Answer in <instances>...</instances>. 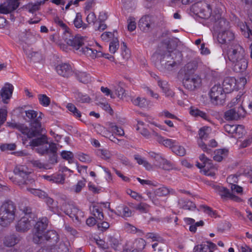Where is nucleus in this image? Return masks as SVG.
<instances>
[{"mask_svg":"<svg viewBox=\"0 0 252 252\" xmlns=\"http://www.w3.org/2000/svg\"><path fill=\"white\" fill-rule=\"evenodd\" d=\"M48 220L46 218H43L37 222L34 227L33 241L35 243H40L45 240H51L56 244L53 247L41 249L37 252H67L68 242L59 240L57 233L54 230L45 232Z\"/></svg>","mask_w":252,"mask_h":252,"instance_id":"obj_1","label":"nucleus"},{"mask_svg":"<svg viewBox=\"0 0 252 252\" xmlns=\"http://www.w3.org/2000/svg\"><path fill=\"white\" fill-rule=\"evenodd\" d=\"M66 43L77 51L78 54L85 55L93 59L104 57L111 61L114 60L113 56L103 53L101 46L88 37L77 35L67 40Z\"/></svg>","mask_w":252,"mask_h":252,"instance_id":"obj_2","label":"nucleus"},{"mask_svg":"<svg viewBox=\"0 0 252 252\" xmlns=\"http://www.w3.org/2000/svg\"><path fill=\"white\" fill-rule=\"evenodd\" d=\"M25 114L28 118L34 121L36 129L35 130H31L23 125H17L16 124L7 123L9 127H15L22 132L23 135L21 137L24 144H26L27 139H25L26 137L27 138H31L36 136L39 133V129L41 127L40 121L44 117V114L41 112L34 110H26Z\"/></svg>","mask_w":252,"mask_h":252,"instance_id":"obj_3","label":"nucleus"},{"mask_svg":"<svg viewBox=\"0 0 252 252\" xmlns=\"http://www.w3.org/2000/svg\"><path fill=\"white\" fill-rule=\"evenodd\" d=\"M234 71L242 72L246 69L248 61L245 58L244 49L238 44H233L225 51Z\"/></svg>","mask_w":252,"mask_h":252,"instance_id":"obj_4","label":"nucleus"},{"mask_svg":"<svg viewBox=\"0 0 252 252\" xmlns=\"http://www.w3.org/2000/svg\"><path fill=\"white\" fill-rule=\"evenodd\" d=\"M30 145L40 154L48 152L55 153L57 151L56 144L48 142L45 136L32 140L30 142Z\"/></svg>","mask_w":252,"mask_h":252,"instance_id":"obj_5","label":"nucleus"},{"mask_svg":"<svg viewBox=\"0 0 252 252\" xmlns=\"http://www.w3.org/2000/svg\"><path fill=\"white\" fill-rule=\"evenodd\" d=\"M226 94L221 84H215L209 93L212 103L215 105L222 104L225 99Z\"/></svg>","mask_w":252,"mask_h":252,"instance_id":"obj_6","label":"nucleus"},{"mask_svg":"<svg viewBox=\"0 0 252 252\" xmlns=\"http://www.w3.org/2000/svg\"><path fill=\"white\" fill-rule=\"evenodd\" d=\"M199 159L202 163L197 162L196 165L201 169V172L206 176L214 177L217 172V167L204 154L199 156Z\"/></svg>","mask_w":252,"mask_h":252,"instance_id":"obj_7","label":"nucleus"},{"mask_svg":"<svg viewBox=\"0 0 252 252\" xmlns=\"http://www.w3.org/2000/svg\"><path fill=\"white\" fill-rule=\"evenodd\" d=\"M58 203L60 204L61 213L63 212L73 219L75 218L77 220H79L83 217L81 211L76 207L67 203L65 201H59Z\"/></svg>","mask_w":252,"mask_h":252,"instance_id":"obj_8","label":"nucleus"},{"mask_svg":"<svg viewBox=\"0 0 252 252\" xmlns=\"http://www.w3.org/2000/svg\"><path fill=\"white\" fill-rule=\"evenodd\" d=\"M211 132V127L207 126H202L198 131V138L197 140V145L204 152L206 153H210L211 150L208 147L204 141L208 139Z\"/></svg>","mask_w":252,"mask_h":252,"instance_id":"obj_9","label":"nucleus"},{"mask_svg":"<svg viewBox=\"0 0 252 252\" xmlns=\"http://www.w3.org/2000/svg\"><path fill=\"white\" fill-rule=\"evenodd\" d=\"M183 83L187 89L193 90L200 84L201 79L196 74H186L183 79Z\"/></svg>","mask_w":252,"mask_h":252,"instance_id":"obj_10","label":"nucleus"},{"mask_svg":"<svg viewBox=\"0 0 252 252\" xmlns=\"http://www.w3.org/2000/svg\"><path fill=\"white\" fill-rule=\"evenodd\" d=\"M33 214L30 213V210L27 209L26 212L24 211V216L18 221L16 228L18 231H25L29 229L32 224H33V220L29 219L33 218Z\"/></svg>","mask_w":252,"mask_h":252,"instance_id":"obj_11","label":"nucleus"},{"mask_svg":"<svg viewBox=\"0 0 252 252\" xmlns=\"http://www.w3.org/2000/svg\"><path fill=\"white\" fill-rule=\"evenodd\" d=\"M213 35L220 44H224L234 38V33L229 30L214 31Z\"/></svg>","mask_w":252,"mask_h":252,"instance_id":"obj_12","label":"nucleus"},{"mask_svg":"<svg viewBox=\"0 0 252 252\" xmlns=\"http://www.w3.org/2000/svg\"><path fill=\"white\" fill-rule=\"evenodd\" d=\"M14 208L12 204H4L0 209V219L8 222L14 219Z\"/></svg>","mask_w":252,"mask_h":252,"instance_id":"obj_13","label":"nucleus"},{"mask_svg":"<svg viewBox=\"0 0 252 252\" xmlns=\"http://www.w3.org/2000/svg\"><path fill=\"white\" fill-rule=\"evenodd\" d=\"M192 8L202 18L207 19L211 17V10L210 6L206 3H196L193 6Z\"/></svg>","mask_w":252,"mask_h":252,"instance_id":"obj_14","label":"nucleus"},{"mask_svg":"<svg viewBox=\"0 0 252 252\" xmlns=\"http://www.w3.org/2000/svg\"><path fill=\"white\" fill-rule=\"evenodd\" d=\"M245 115V110L242 106L240 105L226 111L224 114V118L227 120H237Z\"/></svg>","mask_w":252,"mask_h":252,"instance_id":"obj_15","label":"nucleus"},{"mask_svg":"<svg viewBox=\"0 0 252 252\" xmlns=\"http://www.w3.org/2000/svg\"><path fill=\"white\" fill-rule=\"evenodd\" d=\"M146 237L151 242H156L152 245L154 251L158 250V252H161L165 248V245L162 242V239L158 235L149 233L146 234Z\"/></svg>","mask_w":252,"mask_h":252,"instance_id":"obj_16","label":"nucleus"},{"mask_svg":"<svg viewBox=\"0 0 252 252\" xmlns=\"http://www.w3.org/2000/svg\"><path fill=\"white\" fill-rule=\"evenodd\" d=\"M13 89L11 84L6 83L0 91V98L4 103H8V100L12 96Z\"/></svg>","mask_w":252,"mask_h":252,"instance_id":"obj_17","label":"nucleus"},{"mask_svg":"<svg viewBox=\"0 0 252 252\" xmlns=\"http://www.w3.org/2000/svg\"><path fill=\"white\" fill-rule=\"evenodd\" d=\"M19 6L18 0H7L0 5V13L6 14L16 9Z\"/></svg>","mask_w":252,"mask_h":252,"instance_id":"obj_18","label":"nucleus"},{"mask_svg":"<svg viewBox=\"0 0 252 252\" xmlns=\"http://www.w3.org/2000/svg\"><path fill=\"white\" fill-rule=\"evenodd\" d=\"M214 189L217 193H218L221 196L222 198H230L231 199L236 201H238L240 200L239 197L229 192V191L226 188L222 186L215 185Z\"/></svg>","mask_w":252,"mask_h":252,"instance_id":"obj_19","label":"nucleus"},{"mask_svg":"<svg viewBox=\"0 0 252 252\" xmlns=\"http://www.w3.org/2000/svg\"><path fill=\"white\" fill-rule=\"evenodd\" d=\"M226 93H229L236 90V79L233 77H226L221 84Z\"/></svg>","mask_w":252,"mask_h":252,"instance_id":"obj_20","label":"nucleus"},{"mask_svg":"<svg viewBox=\"0 0 252 252\" xmlns=\"http://www.w3.org/2000/svg\"><path fill=\"white\" fill-rule=\"evenodd\" d=\"M215 27L214 31H219L228 29L229 23L225 19L220 17V14H217L214 17Z\"/></svg>","mask_w":252,"mask_h":252,"instance_id":"obj_21","label":"nucleus"},{"mask_svg":"<svg viewBox=\"0 0 252 252\" xmlns=\"http://www.w3.org/2000/svg\"><path fill=\"white\" fill-rule=\"evenodd\" d=\"M56 71L60 75L68 77L72 73L70 65L67 63H61L56 66Z\"/></svg>","mask_w":252,"mask_h":252,"instance_id":"obj_22","label":"nucleus"},{"mask_svg":"<svg viewBox=\"0 0 252 252\" xmlns=\"http://www.w3.org/2000/svg\"><path fill=\"white\" fill-rule=\"evenodd\" d=\"M96 243L98 246L103 250H107L109 248L110 246L115 250H117V247H118L119 244L117 241L115 239H111L109 241V243H106L103 240L97 239Z\"/></svg>","mask_w":252,"mask_h":252,"instance_id":"obj_23","label":"nucleus"},{"mask_svg":"<svg viewBox=\"0 0 252 252\" xmlns=\"http://www.w3.org/2000/svg\"><path fill=\"white\" fill-rule=\"evenodd\" d=\"M151 18L149 16H145L141 18L139 23V27L143 31H148L151 25Z\"/></svg>","mask_w":252,"mask_h":252,"instance_id":"obj_24","label":"nucleus"},{"mask_svg":"<svg viewBox=\"0 0 252 252\" xmlns=\"http://www.w3.org/2000/svg\"><path fill=\"white\" fill-rule=\"evenodd\" d=\"M156 139L160 144H162L166 147L172 148L175 146V141L170 139H166L161 135L156 134Z\"/></svg>","mask_w":252,"mask_h":252,"instance_id":"obj_25","label":"nucleus"},{"mask_svg":"<svg viewBox=\"0 0 252 252\" xmlns=\"http://www.w3.org/2000/svg\"><path fill=\"white\" fill-rule=\"evenodd\" d=\"M59 201H64L63 199H59L56 202H55L52 198H47L46 199L47 204L50 206L53 212L57 214L61 215V211L60 210L61 207L60 204H58V202Z\"/></svg>","mask_w":252,"mask_h":252,"instance_id":"obj_26","label":"nucleus"},{"mask_svg":"<svg viewBox=\"0 0 252 252\" xmlns=\"http://www.w3.org/2000/svg\"><path fill=\"white\" fill-rule=\"evenodd\" d=\"M158 85L162 90V92L166 97H172L174 95V93L170 89L169 86L166 81H158Z\"/></svg>","mask_w":252,"mask_h":252,"instance_id":"obj_27","label":"nucleus"},{"mask_svg":"<svg viewBox=\"0 0 252 252\" xmlns=\"http://www.w3.org/2000/svg\"><path fill=\"white\" fill-rule=\"evenodd\" d=\"M215 244L211 242H207V244H201L196 246L193 249L194 252H207L210 248H213Z\"/></svg>","mask_w":252,"mask_h":252,"instance_id":"obj_28","label":"nucleus"},{"mask_svg":"<svg viewBox=\"0 0 252 252\" xmlns=\"http://www.w3.org/2000/svg\"><path fill=\"white\" fill-rule=\"evenodd\" d=\"M113 92L116 97L122 99L125 96V90L123 88V84L122 83H119L117 84L113 88Z\"/></svg>","mask_w":252,"mask_h":252,"instance_id":"obj_29","label":"nucleus"},{"mask_svg":"<svg viewBox=\"0 0 252 252\" xmlns=\"http://www.w3.org/2000/svg\"><path fill=\"white\" fill-rule=\"evenodd\" d=\"M15 174L20 177L25 178L28 174L31 173L27 166L25 165H20L17 166L14 170Z\"/></svg>","mask_w":252,"mask_h":252,"instance_id":"obj_30","label":"nucleus"},{"mask_svg":"<svg viewBox=\"0 0 252 252\" xmlns=\"http://www.w3.org/2000/svg\"><path fill=\"white\" fill-rule=\"evenodd\" d=\"M134 159L139 164L142 165L147 170H151L153 169V165L151 164L146 160L144 158H143L139 155H135Z\"/></svg>","mask_w":252,"mask_h":252,"instance_id":"obj_31","label":"nucleus"},{"mask_svg":"<svg viewBox=\"0 0 252 252\" xmlns=\"http://www.w3.org/2000/svg\"><path fill=\"white\" fill-rule=\"evenodd\" d=\"M228 150L225 149H218L215 151L214 159L217 161H220L227 155Z\"/></svg>","mask_w":252,"mask_h":252,"instance_id":"obj_32","label":"nucleus"},{"mask_svg":"<svg viewBox=\"0 0 252 252\" xmlns=\"http://www.w3.org/2000/svg\"><path fill=\"white\" fill-rule=\"evenodd\" d=\"M132 103L140 107H146L148 105V101L146 99L143 97H137L133 98L131 100Z\"/></svg>","mask_w":252,"mask_h":252,"instance_id":"obj_33","label":"nucleus"},{"mask_svg":"<svg viewBox=\"0 0 252 252\" xmlns=\"http://www.w3.org/2000/svg\"><path fill=\"white\" fill-rule=\"evenodd\" d=\"M189 113L191 115L194 117H200L204 120L208 121V117L207 115L205 112L201 111L197 108H191L190 110Z\"/></svg>","mask_w":252,"mask_h":252,"instance_id":"obj_34","label":"nucleus"},{"mask_svg":"<svg viewBox=\"0 0 252 252\" xmlns=\"http://www.w3.org/2000/svg\"><path fill=\"white\" fill-rule=\"evenodd\" d=\"M179 204L180 207L186 210H192L195 208V204L187 200H180Z\"/></svg>","mask_w":252,"mask_h":252,"instance_id":"obj_35","label":"nucleus"},{"mask_svg":"<svg viewBox=\"0 0 252 252\" xmlns=\"http://www.w3.org/2000/svg\"><path fill=\"white\" fill-rule=\"evenodd\" d=\"M137 124L136 126V130L145 137H148L149 133L145 127L144 123L142 121L138 120H137Z\"/></svg>","mask_w":252,"mask_h":252,"instance_id":"obj_36","label":"nucleus"},{"mask_svg":"<svg viewBox=\"0 0 252 252\" xmlns=\"http://www.w3.org/2000/svg\"><path fill=\"white\" fill-rule=\"evenodd\" d=\"M96 152L98 156L106 160L110 159L112 156V153L106 149H98Z\"/></svg>","mask_w":252,"mask_h":252,"instance_id":"obj_37","label":"nucleus"},{"mask_svg":"<svg viewBox=\"0 0 252 252\" xmlns=\"http://www.w3.org/2000/svg\"><path fill=\"white\" fill-rule=\"evenodd\" d=\"M39 103L43 107H48L51 102L50 98L44 94H39L37 96Z\"/></svg>","mask_w":252,"mask_h":252,"instance_id":"obj_38","label":"nucleus"},{"mask_svg":"<svg viewBox=\"0 0 252 252\" xmlns=\"http://www.w3.org/2000/svg\"><path fill=\"white\" fill-rule=\"evenodd\" d=\"M92 215L98 220L103 219V215L101 209L97 205L94 206L91 209Z\"/></svg>","mask_w":252,"mask_h":252,"instance_id":"obj_39","label":"nucleus"},{"mask_svg":"<svg viewBox=\"0 0 252 252\" xmlns=\"http://www.w3.org/2000/svg\"><path fill=\"white\" fill-rule=\"evenodd\" d=\"M118 215L123 217H128L131 216V212L129 208L124 206H119L117 208Z\"/></svg>","mask_w":252,"mask_h":252,"instance_id":"obj_40","label":"nucleus"},{"mask_svg":"<svg viewBox=\"0 0 252 252\" xmlns=\"http://www.w3.org/2000/svg\"><path fill=\"white\" fill-rule=\"evenodd\" d=\"M146 246V242L143 239L136 240L133 243V248L138 251H142Z\"/></svg>","mask_w":252,"mask_h":252,"instance_id":"obj_41","label":"nucleus"},{"mask_svg":"<svg viewBox=\"0 0 252 252\" xmlns=\"http://www.w3.org/2000/svg\"><path fill=\"white\" fill-rule=\"evenodd\" d=\"M119 48V42L117 38L116 37L112 39L110 41L109 44V51L111 53L114 54L116 52Z\"/></svg>","mask_w":252,"mask_h":252,"instance_id":"obj_42","label":"nucleus"},{"mask_svg":"<svg viewBox=\"0 0 252 252\" xmlns=\"http://www.w3.org/2000/svg\"><path fill=\"white\" fill-rule=\"evenodd\" d=\"M155 165L158 166L165 170H170L172 168L171 163L163 158H162L158 164L155 163Z\"/></svg>","mask_w":252,"mask_h":252,"instance_id":"obj_43","label":"nucleus"},{"mask_svg":"<svg viewBox=\"0 0 252 252\" xmlns=\"http://www.w3.org/2000/svg\"><path fill=\"white\" fill-rule=\"evenodd\" d=\"M68 110L72 113V114L77 118H79L81 116L80 112L76 108V107L71 103H68L66 105Z\"/></svg>","mask_w":252,"mask_h":252,"instance_id":"obj_44","label":"nucleus"},{"mask_svg":"<svg viewBox=\"0 0 252 252\" xmlns=\"http://www.w3.org/2000/svg\"><path fill=\"white\" fill-rule=\"evenodd\" d=\"M62 157L67 160L69 163H72L74 161L73 154L70 151H63L61 154Z\"/></svg>","mask_w":252,"mask_h":252,"instance_id":"obj_45","label":"nucleus"},{"mask_svg":"<svg viewBox=\"0 0 252 252\" xmlns=\"http://www.w3.org/2000/svg\"><path fill=\"white\" fill-rule=\"evenodd\" d=\"M78 80L84 83H87L91 80L90 75L84 72H80L77 75Z\"/></svg>","mask_w":252,"mask_h":252,"instance_id":"obj_46","label":"nucleus"},{"mask_svg":"<svg viewBox=\"0 0 252 252\" xmlns=\"http://www.w3.org/2000/svg\"><path fill=\"white\" fill-rule=\"evenodd\" d=\"M172 151L175 154L180 156H184L186 153L185 148L181 145H175L173 147Z\"/></svg>","mask_w":252,"mask_h":252,"instance_id":"obj_47","label":"nucleus"},{"mask_svg":"<svg viewBox=\"0 0 252 252\" xmlns=\"http://www.w3.org/2000/svg\"><path fill=\"white\" fill-rule=\"evenodd\" d=\"M236 127L237 129L235 130L233 137L236 138H240L245 134V130L244 126L242 125H237Z\"/></svg>","mask_w":252,"mask_h":252,"instance_id":"obj_48","label":"nucleus"},{"mask_svg":"<svg viewBox=\"0 0 252 252\" xmlns=\"http://www.w3.org/2000/svg\"><path fill=\"white\" fill-rule=\"evenodd\" d=\"M239 26L241 32L242 34L244 35V36H245L246 37H249L252 32L250 30L247 25L245 23H242L240 24Z\"/></svg>","mask_w":252,"mask_h":252,"instance_id":"obj_49","label":"nucleus"},{"mask_svg":"<svg viewBox=\"0 0 252 252\" xmlns=\"http://www.w3.org/2000/svg\"><path fill=\"white\" fill-rule=\"evenodd\" d=\"M121 55L124 59L127 60L130 56V51L127 48L126 44L123 42L121 46Z\"/></svg>","mask_w":252,"mask_h":252,"instance_id":"obj_50","label":"nucleus"},{"mask_svg":"<svg viewBox=\"0 0 252 252\" xmlns=\"http://www.w3.org/2000/svg\"><path fill=\"white\" fill-rule=\"evenodd\" d=\"M7 116L6 107L0 109V126L5 122Z\"/></svg>","mask_w":252,"mask_h":252,"instance_id":"obj_51","label":"nucleus"},{"mask_svg":"<svg viewBox=\"0 0 252 252\" xmlns=\"http://www.w3.org/2000/svg\"><path fill=\"white\" fill-rule=\"evenodd\" d=\"M115 33H116L115 32H104L101 34V38L104 41L112 40V39L117 37L116 36Z\"/></svg>","mask_w":252,"mask_h":252,"instance_id":"obj_52","label":"nucleus"},{"mask_svg":"<svg viewBox=\"0 0 252 252\" xmlns=\"http://www.w3.org/2000/svg\"><path fill=\"white\" fill-rule=\"evenodd\" d=\"M74 24L75 26L77 28L83 27L85 28V26L83 25V22L82 20V16L80 13H77L76 14V17L74 20Z\"/></svg>","mask_w":252,"mask_h":252,"instance_id":"obj_53","label":"nucleus"},{"mask_svg":"<svg viewBox=\"0 0 252 252\" xmlns=\"http://www.w3.org/2000/svg\"><path fill=\"white\" fill-rule=\"evenodd\" d=\"M136 23L134 18L130 17L127 20V29L129 31L132 32L135 30Z\"/></svg>","mask_w":252,"mask_h":252,"instance_id":"obj_54","label":"nucleus"},{"mask_svg":"<svg viewBox=\"0 0 252 252\" xmlns=\"http://www.w3.org/2000/svg\"><path fill=\"white\" fill-rule=\"evenodd\" d=\"M76 98L78 101L81 102H89L91 100L90 98L86 94H83L82 93H78L76 94Z\"/></svg>","mask_w":252,"mask_h":252,"instance_id":"obj_55","label":"nucleus"},{"mask_svg":"<svg viewBox=\"0 0 252 252\" xmlns=\"http://www.w3.org/2000/svg\"><path fill=\"white\" fill-rule=\"evenodd\" d=\"M55 22L61 28H62L63 32H66L67 34H69L68 31V29L67 28L66 25L63 23V22L59 18H55Z\"/></svg>","mask_w":252,"mask_h":252,"instance_id":"obj_56","label":"nucleus"},{"mask_svg":"<svg viewBox=\"0 0 252 252\" xmlns=\"http://www.w3.org/2000/svg\"><path fill=\"white\" fill-rule=\"evenodd\" d=\"M158 116L163 118H170L172 119L178 120V118L174 114L171 113L167 110H163L159 113Z\"/></svg>","mask_w":252,"mask_h":252,"instance_id":"obj_57","label":"nucleus"},{"mask_svg":"<svg viewBox=\"0 0 252 252\" xmlns=\"http://www.w3.org/2000/svg\"><path fill=\"white\" fill-rule=\"evenodd\" d=\"M236 126L237 125L229 124L225 125L224 126V130L228 134H232V136L233 137L235 130L237 129Z\"/></svg>","mask_w":252,"mask_h":252,"instance_id":"obj_58","label":"nucleus"},{"mask_svg":"<svg viewBox=\"0 0 252 252\" xmlns=\"http://www.w3.org/2000/svg\"><path fill=\"white\" fill-rule=\"evenodd\" d=\"M169 192V189L164 187H160L155 191L156 194L159 196L166 195Z\"/></svg>","mask_w":252,"mask_h":252,"instance_id":"obj_59","label":"nucleus"},{"mask_svg":"<svg viewBox=\"0 0 252 252\" xmlns=\"http://www.w3.org/2000/svg\"><path fill=\"white\" fill-rule=\"evenodd\" d=\"M247 79L244 77H241L238 79L236 80V90L240 89L245 86L247 83Z\"/></svg>","mask_w":252,"mask_h":252,"instance_id":"obj_60","label":"nucleus"},{"mask_svg":"<svg viewBox=\"0 0 252 252\" xmlns=\"http://www.w3.org/2000/svg\"><path fill=\"white\" fill-rule=\"evenodd\" d=\"M86 181L81 180L78 182L77 184L73 187V190L75 192H80L82 189L85 186Z\"/></svg>","mask_w":252,"mask_h":252,"instance_id":"obj_61","label":"nucleus"},{"mask_svg":"<svg viewBox=\"0 0 252 252\" xmlns=\"http://www.w3.org/2000/svg\"><path fill=\"white\" fill-rule=\"evenodd\" d=\"M111 131L115 134L119 136H123L124 134V130L116 126H112L110 127Z\"/></svg>","mask_w":252,"mask_h":252,"instance_id":"obj_62","label":"nucleus"},{"mask_svg":"<svg viewBox=\"0 0 252 252\" xmlns=\"http://www.w3.org/2000/svg\"><path fill=\"white\" fill-rule=\"evenodd\" d=\"M16 145L15 144H4L0 146L1 151H7L15 150Z\"/></svg>","mask_w":252,"mask_h":252,"instance_id":"obj_63","label":"nucleus"},{"mask_svg":"<svg viewBox=\"0 0 252 252\" xmlns=\"http://www.w3.org/2000/svg\"><path fill=\"white\" fill-rule=\"evenodd\" d=\"M101 91L106 96H110L111 98H115L113 90L111 91L107 87H101Z\"/></svg>","mask_w":252,"mask_h":252,"instance_id":"obj_64","label":"nucleus"}]
</instances>
